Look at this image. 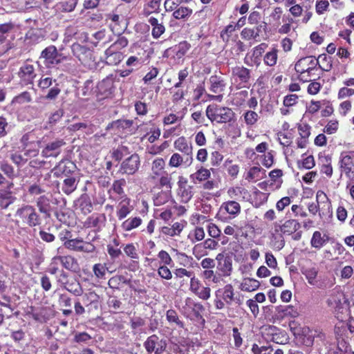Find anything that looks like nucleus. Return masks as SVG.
Wrapping results in <instances>:
<instances>
[{
    "instance_id": "21",
    "label": "nucleus",
    "mask_w": 354,
    "mask_h": 354,
    "mask_svg": "<svg viewBox=\"0 0 354 354\" xmlns=\"http://www.w3.org/2000/svg\"><path fill=\"white\" fill-rule=\"evenodd\" d=\"M149 24L152 26L151 35L154 39H158L165 32V27L162 21L157 18L151 17L148 19Z\"/></svg>"
},
{
    "instance_id": "40",
    "label": "nucleus",
    "mask_w": 354,
    "mask_h": 354,
    "mask_svg": "<svg viewBox=\"0 0 354 354\" xmlns=\"http://www.w3.org/2000/svg\"><path fill=\"white\" fill-rule=\"evenodd\" d=\"M278 50L272 48L270 51L266 53L263 57L265 64L269 66H273L277 64L278 59Z\"/></svg>"
},
{
    "instance_id": "23",
    "label": "nucleus",
    "mask_w": 354,
    "mask_h": 354,
    "mask_svg": "<svg viewBox=\"0 0 354 354\" xmlns=\"http://www.w3.org/2000/svg\"><path fill=\"white\" fill-rule=\"evenodd\" d=\"M63 288L75 296H81L84 292L80 283L75 278H71L70 281Z\"/></svg>"
},
{
    "instance_id": "59",
    "label": "nucleus",
    "mask_w": 354,
    "mask_h": 354,
    "mask_svg": "<svg viewBox=\"0 0 354 354\" xmlns=\"http://www.w3.org/2000/svg\"><path fill=\"white\" fill-rule=\"evenodd\" d=\"M241 36L243 39L250 40L256 39L258 37V34L254 32L252 28H244L241 32Z\"/></svg>"
},
{
    "instance_id": "34",
    "label": "nucleus",
    "mask_w": 354,
    "mask_h": 354,
    "mask_svg": "<svg viewBox=\"0 0 354 354\" xmlns=\"http://www.w3.org/2000/svg\"><path fill=\"white\" fill-rule=\"evenodd\" d=\"M35 77L34 73V68L32 65L26 64L24 65V85H30L31 88L34 91L32 85V80Z\"/></svg>"
},
{
    "instance_id": "1",
    "label": "nucleus",
    "mask_w": 354,
    "mask_h": 354,
    "mask_svg": "<svg viewBox=\"0 0 354 354\" xmlns=\"http://www.w3.org/2000/svg\"><path fill=\"white\" fill-rule=\"evenodd\" d=\"M206 115L212 122L221 124L231 122L234 117V113L230 108L209 104L206 109Z\"/></svg>"
},
{
    "instance_id": "7",
    "label": "nucleus",
    "mask_w": 354,
    "mask_h": 354,
    "mask_svg": "<svg viewBox=\"0 0 354 354\" xmlns=\"http://www.w3.org/2000/svg\"><path fill=\"white\" fill-rule=\"evenodd\" d=\"M267 47L268 44L266 43H261L254 47L251 52L247 53L245 55L244 58V63L248 66H259L261 62L262 55L265 52Z\"/></svg>"
},
{
    "instance_id": "50",
    "label": "nucleus",
    "mask_w": 354,
    "mask_h": 354,
    "mask_svg": "<svg viewBox=\"0 0 354 354\" xmlns=\"http://www.w3.org/2000/svg\"><path fill=\"white\" fill-rule=\"evenodd\" d=\"M12 203V197L10 190L6 192H0V207L6 208Z\"/></svg>"
},
{
    "instance_id": "30",
    "label": "nucleus",
    "mask_w": 354,
    "mask_h": 354,
    "mask_svg": "<svg viewBox=\"0 0 354 354\" xmlns=\"http://www.w3.org/2000/svg\"><path fill=\"white\" fill-rule=\"evenodd\" d=\"M189 177L194 183H196V181L202 182L210 177V171L201 167L195 173L191 174Z\"/></svg>"
},
{
    "instance_id": "47",
    "label": "nucleus",
    "mask_w": 354,
    "mask_h": 354,
    "mask_svg": "<svg viewBox=\"0 0 354 354\" xmlns=\"http://www.w3.org/2000/svg\"><path fill=\"white\" fill-rule=\"evenodd\" d=\"M161 0H151L148 4V8L144 10V15L149 16L153 12H158Z\"/></svg>"
},
{
    "instance_id": "6",
    "label": "nucleus",
    "mask_w": 354,
    "mask_h": 354,
    "mask_svg": "<svg viewBox=\"0 0 354 354\" xmlns=\"http://www.w3.org/2000/svg\"><path fill=\"white\" fill-rule=\"evenodd\" d=\"M204 310L203 306L195 302L192 298L187 297L185 301V306L182 308L183 315L190 319H195L201 317V313Z\"/></svg>"
},
{
    "instance_id": "32",
    "label": "nucleus",
    "mask_w": 354,
    "mask_h": 354,
    "mask_svg": "<svg viewBox=\"0 0 354 354\" xmlns=\"http://www.w3.org/2000/svg\"><path fill=\"white\" fill-rule=\"evenodd\" d=\"M133 125V120H118L110 123L106 129H113L115 130H124L129 129Z\"/></svg>"
},
{
    "instance_id": "18",
    "label": "nucleus",
    "mask_w": 354,
    "mask_h": 354,
    "mask_svg": "<svg viewBox=\"0 0 354 354\" xmlns=\"http://www.w3.org/2000/svg\"><path fill=\"white\" fill-rule=\"evenodd\" d=\"M65 145L63 140H57L46 145L42 150L44 157H57L61 153V147Z\"/></svg>"
},
{
    "instance_id": "11",
    "label": "nucleus",
    "mask_w": 354,
    "mask_h": 354,
    "mask_svg": "<svg viewBox=\"0 0 354 354\" xmlns=\"http://www.w3.org/2000/svg\"><path fill=\"white\" fill-rule=\"evenodd\" d=\"M60 263L65 269L73 272L79 270L80 267L77 259L71 256H55L52 259V264Z\"/></svg>"
},
{
    "instance_id": "48",
    "label": "nucleus",
    "mask_w": 354,
    "mask_h": 354,
    "mask_svg": "<svg viewBox=\"0 0 354 354\" xmlns=\"http://www.w3.org/2000/svg\"><path fill=\"white\" fill-rule=\"evenodd\" d=\"M315 160L313 156H308L304 158L302 160L297 161V166L299 169H310L315 166Z\"/></svg>"
},
{
    "instance_id": "58",
    "label": "nucleus",
    "mask_w": 354,
    "mask_h": 354,
    "mask_svg": "<svg viewBox=\"0 0 354 354\" xmlns=\"http://www.w3.org/2000/svg\"><path fill=\"white\" fill-rule=\"evenodd\" d=\"M319 60L322 62L324 64V67H322L319 66L322 70L325 71H329L332 68V62H331V58L330 57H327L326 55L323 54L319 56L318 59H316V61L319 62Z\"/></svg>"
},
{
    "instance_id": "37",
    "label": "nucleus",
    "mask_w": 354,
    "mask_h": 354,
    "mask_svg": "<svg viewBox=\"0 0 354 354\" xmlns=\"http://www.w3.org/2000/svg\"><path fill=\"white\" fill-rule=\"evenodd\" d=\"M217 268L223 277H228L232 271V261L231 258L225 259L223 262L218 263Z\"/></svg>"
},
{
    "instance_id": "15",
    "label": "nucleus",
    "mask_w": 354,
    "mask_h": 354,
    "mask_svg": "<svg viewBox=\"0 0 354 354\" xmlns=\"http://www.w3.org/2000/svg\"><path fill=\"white\" fill-rule=\"evenodd\" d=\"M232 76L241 84H248L251 78V71L243 66H236L232 68Z\"/></svg>"
},
{
    "instance_id": "25",
    "label": "nucleus",
    "mask_w": 354,
    "mask_h": 354,
    "mask_svg": "<svg viewBox=\"0 0 354 354\" xmlns=\"http://www.w3.org/2000/svg\"><path fill=\"white\" fill-rule=\"evenodd\" d=\"M165 163L162 158H156L153 161L151 178L155 180L166 171H163Z\"/></svg>"
},
{
    "instance_id": "28",
    "label": "nucleus",
    "mask_w": 354,
    "mask_h": 354,
    "mask_svg": "<svg viewBox=\"0 0 354 354\" xmlns=\"http://www.w3.org/2000/svg\"><path fill=\"white\" fill-rule=\"evenodd\" d=\"M173 11L172 16L176 19H182L183 21L187 20L193 12L192 9L187 6H179Z\"/></svg>"
},
{
    "instance_id": "55",
    "label": "nucleus",
    "mask_w": 354,
    "mask_h": 354,
    "mask_svg": "<svg viewBox=\"0 0 354 354\" xmlns=\"http://www.w3.org/2000/svg\"><path fill=\"white\" fill-rule=\"evenodd\" d=\"M317 270L315 268L306 269L303 274L306 276L308 283L311 285L315 284V278L317 275Z\"/></svg>"
},
{
    "instance_id": "26",
    "label": "nucleus",
    "mask_w": 354,
    "mask_h": 354,
    "mask_svg": "<svg viewBox=\"0 0 354 354\" xmlns=\"http://www.w3.org/2000/svg\"><path fill=\"white\" fill-rule=\"evenodd\" d=\"M277 310L279 316L281 317H297L299 315L298 309L292 305L280 306L277 308Z\"/></svg>"
},
{
    "instance_id": "46",
    "label": "nucleus",
    "mask_w": 354,
    "mask_h": 354,
    "mask_svg": "<svg viewBox=\"0 0 354 354\" xmlns=\"http://www.w3.org/2000/svg\"><path fill=\"white\" fill-rule=\"evenodd\" d=\"M192 0H165L164 6L167 12H171L176 9L183 3H189Z\"/></svg>"
},
{
    "instance_id": "19",
    "label": "nucleus",
    "mask_w": 354,
    "mask_h": 354,
    "mask_svg": "<svg viewBox=\"0 0 354 354\" xmlns=\"http://www.w3.org/2000/svg\"><path fill=\"white\" fill-rule=\"evenodd\" d=\"M106 218L104 214H93L86 221L88 227H94L97 230H101L105 226Z\"/></svg>"
},
{
    "instance_id": "9",
    "label": "nucleus",
    "mask_w": 354,
    "mask_h": 354,
    "mask_svg": "<svg viewBox=\"0 0 354 354\" xmlns=\"http://www.w3.org/2000/svg\"><path fill=\"white\" fill-rule=\"evenodd\" d=\"M339 167L350 181H354V162L348 152H342L339 156Z\"/></svg>"
},
{
    "instance_id": "17",
    "label": "nucleus",
    "mask_w": 354,
    "mask_h": 354,
    "mask_svg": "<svg viewBox=\"0 0 354 354\" xmlns=\"http://www.w3.org/2000/svg\"><path fill=\"white\" fill-rule=\"evenodd\" d=\"M26 264L29 265L30 272H35L38 270L39 266L42 261L40 251L39 250H33L30 252H26Z\"/></svg>"
},
{
    "instance_id": "54",
    "label": "nucleus",
    "mask_w": 354,
    "mask_h": 354,
    "mask_svg": "<svg viewBox=\"0 0 354 354\" xmlns=\"http://www.w3.org/2000/svg\"><path fill=\"white\" fill-rule=\"evenodd\" d=\"M107 268L105 264L96 263L93 267V272L98 279H103L105 276Z\"/></svg>"
},
{
    "instance_id": "43",
    "label": "nucleus",
    "mask_w": 354,
    "mask_h": 354,
    "mask_svg": "<svg viewBox=\"0 0 354 354\" xmlns=\"http://www.w3.org/2000/svg\"><path fill=\"white\" fill-rule=\"evenodd\" d=\"M326 243V241L322 236V234L319 231H315L312 236L310 243L312 247L320 249Z\"/></svg>"
},
{
    "instance_id": "2",
    "label": "nucleus",
    "mask_w": 354,
    "mask_h": 354,
    "mask_svg": "<svg viewBox=\"0 0 354 354\" xmlns=\"http://www.w3.org/2000/svg\"><path fill=\"white\" fill-rule=\"evenodd\" d=\"M73 55L84 66L92 68L94 66V59H93V53L90 48L80 44H73L71 46Z\"/></svg>"
},
{
    "instance_id": "52",
    "label": "nucleus",
    "mask_w": 354,
    "mask_h": 354,
    "mask_svg": "<svg viewBox=\"0 0 354 354\" xmlns=\"http://www.w3.org/2000/svg\"><path fill=\"white\" fill-rule=\"evenodd\" d=\"M236 30V26L234 24L227 25L221 32V38L225 42H228L233 32Z\"/></svg>"
},
{
    "instance_id": "12",
    "label": "nucleus",
    "mask_w": 354,
    "mask_h": 354,
    "mask_svg": "<svg viewBox=\"0 0 354 354\" xmlns=\"http://www.w3.org/2000/svg\"><path fill=\"white\" fill-rule=\"evenodd\" d=\"M140 163L139 156L133 153L122 162L120 169L123 174L132 175L138 171Z\"/></svg>"
},
{
    "instance_id": "42",
    "label": "nucleus",
    "mask_w": 354,
    "mask_h": 354,
    "mask_svg": "<svg viewBox=\"0 0 354 354\" xmlns=\"http://www.w3.org/2000/svg\"><path fill=\"white\" fill-rule=\"evenodd\" d=\"M178 196L180 197L181 202L188 203L193 196L192 186L182 187L178 189Z\"/></svg>"
},
{
    "instance_id": "4",
    "label": "nucleus",
    "mask_w": 354,
    "mask_h": 354,
    "mask_svg": "<svg viewBox=\"0 0 354 354\" xmlns=\"http://www.w3.org/2000/svg\"><path fill=\"white\" fill-rule=\"evenodd\" d=\"M318 64V61L311 56L302 57L295 64V70L300 73L301 79L307 81V77Z\"/></svg>"
},
{
    "instance_id": "31",
    "label": "nucleus",
    "mask_w": 354,
    "mask_h": 354,
    "mask_svg": "<svg viewBox=\"0 0 354 354\" xmlns=\"http://www.w3.org/2000/svg\"><path fill=\"white\" fill-rule=\"evenodd\" d=\"M37 205L40 212L44 213L47 216H50L51 206L50 200L47 196L44 195L39 196L37 199Z\"/></svg>"
},
{
    "instance_id": "16",
    "label": "nucleus",
    "mask_w": 354,
    "mask_h": 354,
    "mask_svg": "<svg viewBox=\"0 0 354 354\" xmlns=\"http://www.w3.org/2000/svg\"><path fill=\"white\" fill-rule=\"evenodd\" d=\"M215 297H221L226 303V305H231L236 299L234 287L232 284L225 285L215 292Z\"/></svg>"
},
{
    "instance_id": "27",
    "label": "nucleus",
    "mask_w": 354,
    "mask_h": 354,
    "mask_svg": "<svg viewBox=\"0 0 354 354\" xmlns=\"http://www.w3.org/2000/svg\"><path fill=\"white\" fill-rule=\"evenodd\" d=\"M299 223L295 219H290L280 227L281 232L283 234H291L300 228Z\"/></svg>"
},
{
    "instance_id": "3",
    "label": "nucleus",
    "mask_w": 354,
    "mask_h": 354,
    "mask_svg": "<svg viewBox=\"0 0 354 354\" xmlns=\"http://www.w3.org/2000/svg\"><path fill=\"white\" fill-rule=\"evenodd\" d=\"M240 212L241 206L239 203L234 201H229L221 205L217 218L222 221H226L227 219L235 218Z\"/></svg>"
},
{
    "instance_id": "49",
    "label": "nucleus",
    "mask_w": 354,
    "mask_h": 354,
    "mask_svg": "<svg viewBox=\"0 0 354 354\" xmlns=\"http://www.w3.org/2000/svg\"><path fill=\"white\" fill-rule=\"evenodd\" d=\"M77 3V0H66L62 1L57 5L58 9L64 12H71L73 11Z\"/></svg>"
},
{
    "instance_id": "44",
    "label": "nucleus",
    "mask_w": 354,
    "mask_h": 354,
    "mask_svg": "<svg viewBox=\"0 0 354 354\" xmlns=\"http://www.w3.org/2000/svg\"><path fill=\"white\" fill-rule=\"evenodd\" d=\"M166 318L169 323H174L178 327L184 328V324L179 319L176 310L172 309L168 310L166 313Z\"/></svg>"
},
{
    "instance_id": "57",
    "label": "nucleus",
    "mask_w": 354,
    "mask_h": 354,
    "mask_svg": "<svg viewBox=\"0 0 354 354\" xmlns=\"http://www.w3.org/2000/svg\"><path fill=\"white\" fill-rule=\"evenodd\" d=\"M183 162L185 163L184 156H182L179 153H175L171 156L169 165L172 167H178Z\"/></svg>"
},
{
    "instance_id": "51",
    "label": "nucleus",
    "mask_w": 354,
    "mask_h": 354,
    "mask_svg": "<svg viewBox=\"0 0 354 354\" xmlns=\"http://www.w3.org/2000/svg\"><path fill=\"white\" fill-rule=\"evenodd\" d=\"M80 207L84 214H88L93 210V205L91 201L86 197H82L80 201Z\"/></svg>"
},
{
    "instance_id": "39",
    "label": "nucleus",
    "mask_w": 354,
    "mask_h": 354,
    "mask_svg": "<svg viewBox=\"0 0 354 354\" xmlns=\"http://www.w3.org/2000/svg\"><path fill=\"white\" fill-rule=\"evenodd\" d=\"M77 188L76 179L73 177L66 178L63 182L62 191L67 195L71 194Z\"/></svg>"
},
{
    "instance_id": "61",
    "label": "nucleus",
    "mask_w": 354,
    "mask_h": 354,
    "mask_svg": "<svg viewBox=\"0 0 354 354\" xmlns=\"http://www.w3.org/2000/svg\"><path fill=\"white\" fill-rule=\"evenodd\" d=\"M158 275L165 279L169 280L172 278V274L167 266H160L158 269Z\"/></svg>"
},
{
    "instance_id": "36",
    "label": "nucleus",
    "mask_w": 354,
    "mask_h": 354,
    "mask_svg": "<svg viewBox=\"0 0 354 354\" xmlns=\"http://www.w3.org/2000/svg\"><path fill=\"white\" fill-rule=\"evenodd\" d=\"M142 223V219L140 217H131L124 221L122 224V227L125 231H131Z\"/></svg>"
},
{
    "instance_id": "5",
    "label": "nucleus",
    "mask_w": 354,
    "mask_h": 354,
    "mask_svg": "<svg viewBox=\"0 0 354 354\" xmlns=\"http://www.w3.org/2000/svg\"><path fill=\"white\" fill-rule=\"evenodd\" d=\"M144 346L148 353L162 354L167 348V342L156 335L148 337L144 342Z\"/></svg>"
},
{
    "instance_id": "63",
    "label": "nucleus",
    "mask_w": 354,
    "mask_h": 354,
    "mask_svg": "<svg viewBox=\"0 0 354 354\" xmlns=\"http://www.w3.org/2000/svg\"><path fill=\"white\" fill-rule=\"evenodd\" d=\"M158 257L165 266H169L173 262L169 253L165 250L160 251Z\"/></svg>"
},
{
    "instance_id": "33",
    "label": "nucleus",
    "mask_w": 354,
    "mask_h": 354,
    "mask_svg": "<svg viewBox=\"0 0 354 354\" xmlns=\"http://www.w3.org/2000/svg\"><path fill=\"white\" fill-rule=\"evenodd\" d=\"M228 194L231 198H242L243 200L248 199L250 196L248 189L243 187H235L230 188L228 190Z\"/></svg>"
},
{
    "instance_id": "53",
    "label": "nucleus",
    "mask_w": 354,
    "mask_h": 354,
    "mask_svg": "<svg viewBox=\"0 0 354 354\" xmlns=\"http://www.w3.org/2000/svg\"><path fill=\"white\" fill-rule=\"evenodd\" d=\"M169 194L166 192H160L154 197L153 203L156 206H160L166 203L169 199Z\"/></svg>"
},
{
    "instance_id": "13",
    "label": "nucleus",
    "mask_w": 354,
    "mask_h": 354,
    "mask_svg": "<svg viewBox=\"0 0 354 354\" xmlns=\"http://www.w3.org/2000/svg\"><path fill=\"white\" fill-rule=\"evenodd\" d=\"M190 290L203 300H207L210 297L211 289L204 287L200 281L193 276L190 279Z\"/></svg>"
},
{
    "instance_id": "22",
    "label": "nucleus",
    "mask_w": 354,
    "mask_h": 354,
    "mask_svg": "<svg viewBox=\"0 0 354 354\" xmlns=\"http://www.w3.org/2000/svg\"><path fill=\"white\" fill-rule=\"evenodd\" d=\"M209 82L210 84L209 89L214 93H222L226 86L224 80L217 75H212L209 79Z\"/></svg>"
},
{
    "instance_id": "60",
    "label": "nucleus",
    "mask_w": 354,
    "mask_h": 354,
    "mask_svg": "<svg viewBox=\"0 0 354 354\" xmlns=\"http://www.w3.org/2000/svg\"><path fill=\"white\" fill-rule=\"evenodd\" d=\"M124 253L131 259H138V254L137 253V250L133 243H129L126 245L124 248Z\"/></svg>"
},
{
    "instance_id": "14",
    "label": "nucleus",
    "mask_w": 354,
    "mask_h": 354,
    "mask_svg": "<svg viewBox=\"0 0 354 354\" xmlns=\"http://www.w3.org/2000/svg\"><path fill=\"white\" fill-rule=\"evenodd\" d=\"M60 55L55 46H49L42 50L41 57L46 64L57 65L61 62Z\"/></svg>"
},
{
    "instance_id": "38",
    "label": "nucleus",
    "mask_w": 354,
    "mask_h": 354,
    "mask_svg": "<svg viewBox=\"0 0 354 354\" xmlns=\"http://www.w3.org/2000/svg\"><path fill=\"white\" fill-rule=\"evenodd\" d=\"M260 283L259 282L254 279H245L241 284V288L243 291L252 292L256 290Z\"/></svg>"
},
{
    "instance_id": "64",
    "label": "nucleus",
    "mask_w": 354,
    "mask_h": 354,
    "mask_svg": "<svg viewBox=\"0 0 354 354\" xmlns=\"http://www.w3.org/2000/svg\"><path fill=\"white\" fill-rule=\"evenodd\" d=\"M329 3L326 0H320L317 1L315 8L316 12L319 15H322L324 12L326 11L328 8Z\"/></svg>"
},
{
    "instance_id": "41",
    "label": "nucleus",
    "mask_w": 354,
    "mask_h": 354,
    "mask_svg": "<svg viewBox=\"0 0 354 354\" xmlns=\"http://www.w3.org/2000/svg\"><path fill=\"white\" fill-rule=\"evenodd\" d=\"M82 301L83 304L88 306L92 304L97 303L99 300V296L94 291H88L82 295Z\"/></svg>"
},
{
    "instance_id": "20",
    "label": "nucleus",
    "mask_w": 354,
    "mask_h": 354,
    "mask_svg": "<svg viewBox=\"0 0 354 354\" xmlns=\"http://www.w3.org/2000/svg\"><path fill=\"white\" fill-rule=\"evenodd\" d=\"M105 63L108 65L114 66L119 64L122 58L123 55L122 53L113 49L111 47L108 48L105 52Z\"/></svg>"
},
{
    "instance_id": "29",
    "label": "nucleus",
    "mask_w": 354,
    "mask_h": 354,
    "mask_svg": "<svg viewBox=\"0 0 354 354\" xmlns=\"http://www.w3.org/2000/svg\"><path fill=\"white\" fill-rule=\"evenodd\" d=\"M117 208V216L120 220L124 218L132 211V207L130 206L128 199L122 201Z\"/></svg>"
},
{
    "instance_id": "8",
    "label": "nucleus",
    "mask_w": 354,
    "mask_h": 354,
    "mask_svg": "<svg viewBox=\"0 0 354 354\" xmlns=\"http://www.w3.org/2000/svg\"><path fill=\"white\" fill-rule=\"evenodd\" d=\"M64 246L71 250L77 252H84L87 253L93 252L95 246L88 242H84L81 239H72L66 240L64 243Z\"/></svg>"
},
{
    "instance_id": "56",
    "label": "nucleus",
    "mask_w": 354,
    "mask_h": 354,
    "mask_svg": "<svg viewBox=\"0 0 354 354\" xmlns=\"http://www.w3.org/2000/svg\"><path fill=\"white\" fill-rule=\"evenodd\" d=\"M129 44L128 39L124 36H119L118 39L110 47L116 50L125 48Z\"/></svg>"
},
{
    "instance_id": "62",
    "label": "nucleus",
    "mask_w": 354,
    "mask_h": 354,
    "mask_svg": "<svg viewBox=\"0 0 354 354\" xmlns=\"http://www.w3.org/2000/svg\"><path fill=\"white\" fill-rule=\"evenodd\" d=\"M326 163L322 166V173L326 174L328 177H331L333 175V167L330 163V158L325 157Z\"/></svg>"
},
{
    "instance_id": "10",
    "label": "nucleus",
    "mask_w": 354,
    "mask_h": 354,
    "mask_svg": "<svg viewBox=\"0 0 354 354\" xmlns=\"http://www.w3.org/2000/svg\"><path fill=\"white\" fill-rule=\"evenodd\" d=\"M174 148L184 155L185 164L190 165L193 161L192 146L189 144L185 137L178 138L174 142Z\"/></svg>"
},
{
    "instance_id": "35",
    "label": "nucleus",
    "mask_w": 354,
    "mask_h": 354,
    "mask_svg": "<svg viewBox=\"0 0 354 354\" xmlns=\"http://www.w3.org/2000/svg\"><path fill=\"white\" fill-rule=\"evenodd\" d=\"M245 123L248 127H253L259 120V114L252 110H248L242 115Z\"/></svg>"
},
{
    "instance_id": "24",
    "label": "nucleus",
    "mask_w": 354,
    "mask_h": 354,
    "mask_svg": "<svg viewBox=\"0 0 354 354\" xmlns=\"http://www.w3.org/2000/svg\"><path fill=\"white\" fill-rule=\"evenodd\" d=\"M24 214L27 216V222L30 226H36L40 223L39 215L32 206L24 207Z\"/></svg>"
},
{
    "instance_id": "45",
    "label": "nucleus",
    "mask_w": 354,
    "mask_h": 354,
    "mask_svg": "<svg viewBox=\"0 0 354 354\" xmlns=\"http://www.w3.org/2000/svg\"><path fill=\"white\" fill-rule=\"evenodd\" d=\"M190 44L186 41L179 43L178 45L174 48L176 57L180 58L184 56L190 48Z\"/></svg>"
}]
</instances>
